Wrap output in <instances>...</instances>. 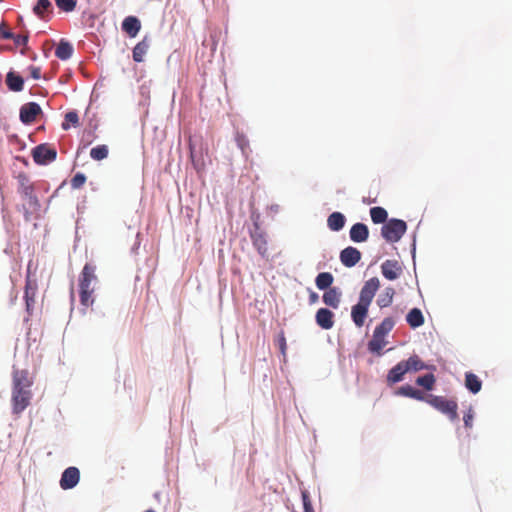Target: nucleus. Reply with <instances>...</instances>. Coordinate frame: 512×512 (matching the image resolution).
<instances>
[{
	"label": "nucleus",
	"mask_w": 512,
	"mask_h": 512,
	"mask_svg": "<svg viewBox=\"0 0 512 512\" xmlns=\"http://www.w3.org/2000/svg\"><path fill=\"white\" fill-rule=\"evenodd\" d=\"M236 143H237V146L241 149L244 156L248 157V154L251 150H250L249 140L246 138V136L238 133L236 135Z\"/></svg>",
	"instance_id": "4c0bfd02"
},
{
	"label": "nucleus",
	"mask_w": 512,
	"mask_h": 512,
	"mask_svg": "<svg viewBox=\"0 0 512 512\" xmlns=\"http://www.w3.org/2000/svg\"><path fill=\"white\" fill-rule=\"evenodd\" d=\"M190 158L197 172H201L206 167V158H208V146L202 137H189Z\"/></svg>",
	"instance_id": "20e7f679"
},
{
	"label": "nucleus",
	"mask_w": 512,
	"mask_h": 512,
	"mask_svg": "<svg viewBox=\"0 0 512 512\" xmlns=\"http://www.w3.org/2000/svg\"><path fill=\"white\" fill-rule=\"evenodd\" d=\"M407 230V224L400 219H390L381 228V235L390 243L398 242Z\"/></svg>",
	"instance_id": "423d86ee"
},
{
	"label": "nucleus",
	"mask_w": 512,
	"mask_h": 512,
	"mask_svg": "<svg viewBox=\"0 0 512 512\" xmlns=\"http://www.w3.org/2000/svg\"><path fill=\"white\" fill-rule=\"evenodd\" d=\"M302 501H303V506L305 504L311 503L310 497L306 491L302 492Z\"/></svg>",
	"instance_id": "de8ad7c7"
},
{
	"label": "nucleus",
	"mask_w": 512,
	"mask_h": 512,
	"mask_svg": "<svg viewBox=\"0 0 512 512\" xmlns=\"http://www.w3.org/2000/svg\"><path fill=\"white\" fill-rule=\"evenodd\" d=\"M32 157L35 163L46 165L56 159L57 151L48 144H40L32 150Z\"/></svg>",
	"instance_id": "1a4fd4ad"
},
{
	"label": "nucleus",
	"mask_w": 512,
	"mask_h": 512,
	"mask_svg": "<svg viewBox=\"0 0 512 512\" xmlns=\"http://www.w3.org/2000/svg\"><path fill=\"white\" fill-rule=\"evenodd\" d=\"M141 29V23L135 16H128L122 22V30L130 37H135Z\"/></svg>",
	"instance_id": "412c9836"
},
{
	"label": "nucleus",
	"mask_w": 512,
	"mask_h": 512,
	"mask_svg": "<svg viewBox=\"0 0 512 512\" xmlns=\"http://www.w3.org/2000/svg\"><path fill=\"white\" fill-rule=\"evenodd\" d=\"M148 48L149 44L145 40L137 43L136 46L133 48V60L135 62H142L145 54L147 53Z\"/></svg>",
	"instance_id": "f704fd0d"
},
{
	"label": "nucleus",
	"mask_w": 512,
	"mask_h": 512,
	"mask_svg": "<svg viewBox=\"0 0 512 512\" xmlns=\"http://www.w3.org/2000/svg\"><path fill=\"white\" fill-rule=\"evenodd\" d=\"M72 54V45L68 41L62 39L56 47L55 56L61 60H67L72 56Z\"/></svg>",
	"instance_id": "cd10ccee"
},
{
	"label": "nucleus",
	"mask_w": 512,
	"mask_h": 512,
	"mask_svg": "<svg viewBox=\"0 0 512 512\" xmlns=\"http://www.w3.org/2000/svg\"><path fill=\"white\" fill-rule=\"evenodd\" d=\"M108 154H109L108 146L104 145V144L98 145V146L92 148L90 151V157L96 161H101V160L107 158Z\"/></svg>",
	"instance_id": "c9c22d12"
},
{
	"label": "nucleus",
	"mask_w": 512,
	"mask_h": 512,
	"mask_svg": "<svg viewBox=\"0 0 512 512\" xmlns=\"http://www.w3.org/2000/svg\"><path fill=\"white\" fill-rule=\"evenodd\" d=\"M95 270L94 265L87 263L79 276L80 303L84 307H89L94 303L92 295L94 292V284L97 282Z\"/></svg>",
	"instance_id": "f03ea898"
},
{
	"label": "nucleus",
	"mask_w": 512,
	"mask_h": 512,
	"mask_svg": "<svg viewBox=\"0 0 512 512\" xmlns=\"http://www.w3.org/2000/svg\"><path fill=\"white\" fill-rule=\"evenodd\" d=\"M370 216L375 224H385L388 218V213L384 208L376 206L370 209Z\"/></svg>",
	"instance_id": "473e14b6"
},
{
	"label": "nucleus",
	"mask_w": 512,
	"mask_h": 512,
	"mask_svg": "<svg viewBox=\"0 0 512 512\" xmlns=\"http://www.w3.org/2000/svg\"><path fill=\"white\" fill-rule=\"evenodd\" d=\"M32 393L30 389L21 387H13L12 390V406L15 414L23 412L30 404Z\"/></svg>",
	"instance_id": "6e6552de"
},
{
	"label": "nucleus",
	"mask_w": 512,
	"mask_h": 512,
	"mask_svg": "<svg viewBox=\"0 0 512 512\" xmlns=\"http://www.w3.org/2000/svg\"><path fill=\"white\" fill-rule=\"evenodd\" d=\"M80 480V471L77 467H68L62 473L60 479V487L63 490H68L74 488Z\"/></svg>",
	"instance_id": "9d476101"
},
{
	"label": "nucleus",
	"mask_w": 512,
	"mask_h": 512,
	"mask_svg": "<svg viewBox=\"0 0 512 512\" xmlns=\"http://www.w3.org/2000/svg\"><path fill=\"white\" fill-rule=\"evenodd\" d=\"M318 301V295L315 292H311L309 295L310 304H314Z\"/></svg>",
	"instance_id": "09e8293b"
},
{
	"label": "nucleus",
	"mask_w": 512,
	"mask_h": 512,
	"mask_svg": "<svg viewBox=\"0 0 512 512\" xmlns=\"http://www.w3.org/2000/svg\"><path fill=\"white\" fill-rule=\"evenodd\" d=\"M435 383H436V377L432 373L425 374L423 376H419L416 379V384L418 386L423 387L427 391L433 390Z\"/></svg>",
	"instance_id": "72a5a7b5"
},
{
	"label": "nucleus",
	"mask_w": 512,
	"mask_h": 512,
	"mask_svg": "<svg viewBox=\"0 0 512 512\" xmlns=\"http://www.w3.org/2000/svg\"><path fill=\"white\" fill-rule=\"evenodd\" d=\"M96 138V135L94 134V132H88V133H84L83 135V138H82V141L85 142V146L87 145H90Z\"/></svg>",
	"instance_id": "a18cd8bd"
},
{
	"label": "nucleus",
	"mask_w": 512,
	"mask_h": 512,
	"mask_svg": "<svg viewBox=\"0 0 512 512\" xmlns=\"http://www.w3.org/2000/svg\"><path fill=\"white\" fill-rule=\"evenodd\" d=\"M403 362L407 368V372H418L429 368L416 354L410 356L407 360H403Z\"/></svg>",
	"instance_id": "b1692460"
},
{
	"label": "nucleus",
	"mask_w": 512,
	"mask_h": 512,
	"mask_svg": "<svg viewBox=\"0 0 512 512\" xmlns=\"http://www.w3.org/2000/svg\"><path fill=\"white\" fill-rule=\"evenodd\" d=\"M316 323L319 327L329 330L334 326V314L327 308H320L315 315Z\"/></svg>",
	"instance_id": "4468645a"
},
{
	"label": "nucleus",
	"mask_w": 512,
	"mask_h": 512,
	"mask_svg": "<svg viewBox=\"0 0 512 512\" xmlns=\"http://www.w3.org/2000/svg\"><path fill=\"white\" fill-rule=\"evenodd\" d=\"M28 70H29L30 76H31L34 80H38V79H40V78H41V68H40V67H37V66H29Z\"/></svg>",
	"instance_id": "c03bdc74"
},
{
	"label": "nucleus",
	"mask_w": 512,
	"mask_h": 512,
	"mask_svg": "<svg viewBox=\"0 0 512 512\" xmlns=\"http://www.w3.org/2000/svg\"><path fill=\"white\" fill-rule=\"evenodd\" d=\"M53 5L50 0H38L33 7L34 14L44 21H49L53 15Z\"/></svg>",
	"instance_id": "2eb2a0df"
},
{
	"label": "nucleus",
	"mask_w": 512,
	"mask_h": 512,
	"mask_svg": "<svg viewBox=\"0 0 512 512\" xmlns=\"http://www.w3.org/2000/svg\"><path fill=\"white\" fill-rule=\"evenodd\" d=\"M57 7L64 12H71L76 7V0H55Z\"/></svg>",
	"instance_id": "58836bf2"
},
{
	"label": "nucleus",
	"mask_w": 512,
	"mask_h": 512,
	"mask_svg": "<svg viewBox=\"0 0 512 512\" xmlns=\"http://www.w3.org/2000/svg\"><path fill=\"white\" fill-rule=\"evenodd\" d=\"M345 216L340 212H333L328 216L327 225L332 231H339L345 225Z\"/></svg>",
	"instance_id": "393cba45"
},
{
	"label": "nucleus",
	"mask_w": 512,
	"mask_h": 512,
	"mask_svg": "<svg viewBox=\"0 0 512 512\" xmlns=\"http://www.w3.org/2000/svg\"><path fill=\"white\" fill-rule=\"evenodd\" d=\"M474 419V411L472 408H469L468 411L464 414L463 420L466 428L470 429L473 426Z\"/></svg>",
	"instance_id": "79ce46f5"
},
{
	"label": "nucleus",
	"mask_w": 512,
	"mask_h": 512,
	"mask_svg": "<svg viewBox=\"0 0 512 512\" xmlns=\"http://www.w3.org/2000/svg\"><path fill=\"white\" fill-rule=\"evenodd\" d=\"M382 275L388 280L397 279L402 273V267L397 260H386L381 264Z\"/></svg>",
	"instance_id": "ddd939ff"
},
{
	"label": "nucleus",
	"mask_w": 512,
	"mask_h": 512,
	"mask_svg": "<svg viewBox=\"0 0 512 512\" xmlns=\"http://www.w3.org/2000/svg\"><path fill=\"white\" fill-rule=\"evenodd\" d=\"M465 386L473 394L478 393L482 388V382L477 375L472 372L465 374Z\"/></svg>",
	"instance_id": "a878e982"
},
{
	"label": "nucleus",
	"mask_w": 512,
	"mask_h": 512,
	"mask_svg": "<svg viewBox=\"0 0 512 512\" xmlns=\"http://www.w3.org/2000/svg\"><path fill=\"white\" fill-rule=\"evenodd\" d=\"M406 321L412 328L420 327L424 324V317L419 308L411 309L407 316Z\"/></svg>",
	"instance_id": "bb28decb"
},
{
	"label": "nucleus",
	"mask_w": 512,
	"mask_h": 512,
	"mask_svg": "<svg viewBox=\"0 0 512 512\" xmlns=\"http://www.w3.org/2000/svg\"><path fill=\"white\" fill-rule=\"evenodd\" d=\"M14 40V43L17 45V46H26L27 43H28V35H14V38H12Z\"/></svg>",
	"instance_id": "37998d69"
},
{
	"label": "nucleus",
	"mask_w": 512,
	"mask_h": 512,
	"mask_svg": "<svg viewBox=\"0 0 512 512\" xmlns=\"http://www.w3.org/2000/svg\"><path fill=\"white\" fill-rule=\"evenodd\" d=\"M14 38V34L7 28L5 22H0V39Z\"/></svg>",
	"instance_id": "a19ab883"
},
{
	"label": "nucleus",
	"mask_w": 512,
	"mask_h": 512,
	"mask_svg": "<svg viewBox=\"0 0 512 512\" xmlns=\"http://www.w3.org/2000/svg\"><path fill=\"white\" fill-rule=\"evenodd\" d=\"M145 512H155V511H153V510H147V511H145Z\"/></svg>",
	"instance_id": "3c124183"
},
{
	"label": "nucleus",
	"mask_w": 512,
	"mask_h": 512,
	"mask_svg": "<svg viewBox=\"0 0 512 512\" xmlns=\"http://www.w3.org/2000/svg\"><path fill=\"white\" fill-rule=\"evenodd\" d=\"M394 325L395 322L391 317L384 318L382 322L375 328L373 333L385 338L387 334L393 329Z\"/></svg>",
	"instance_id": "2f4dec72"
},
{
	"label": "nucleus",
	"mask_w": 512,
	"mask_h": 512,
	"mask_svg": "<svg viewBox=\"0 0 512 512\" xmlns=\"http://www.w3.org/2000/svg\"><path fill=\"white\" fill-rule=\"evenodd\" d=\"M379 288L380 280L377 277L370 278L362 286L359 294V300L357 304L353 305L351 308L352 321L358 328L363 327L368 315L369 307Z\"/></svg>",
	"instance_id": "f257e3e1"
},
{
	"label": "nucleus",
	"mask_w": 512,
	"mask_h": 512,
	"mask_svg": "<svg viewBox=\"0 0 512 512\" xmlns=\"http://www.w3.org/2000/svg\"><path fill=\"white\" fill-rule=\"evenodd\" d=\"M303 508H304V512H314V509H313L312 503L305 504V505L303 506Z\"/></svg>",
	"instance_id": "8fccbe9b"
},
{
	"label": "nucleus",
	"mask_w": 512,
	"mask_h": 512,
	"mask_svg": "<svg viewBox=\"0 0 512 512\" xmlns=\"http://www.w3.org/2000/svg\"><path fill=\"white\" fill-rule=\"evenodd\" d=\"M426 403L430 406L446 415L450 421H457L458 416V404L455 400L447 399L443 396H437L429 394L427 395Z\"/></svg>",
	"instance_id": "39448f33"
},
{
	"label": "nucleus",
	"mask_w": 512,
	"mask_h": 512,
	"mask_svg": "<svg viewBox=\"0 0 512 512\" xmlns=\"http://www.w3.org/2000/svg\"><path fill=\"white\" fill-rule=\"evenodd\" d=\"M251 239L258 253L263 258H268V243L265 234L261 231H255L251 234Z\"/></svg>",
	"instance_id": "dca6fc26"
},
{
	"label": "nucleus",
	"mask_w": 512,
	"mask_h": 512,
	"mask_svg": "<svg viewBox=\"0 0 512 512\" xmlns=\"http://www.w3.org/2000/svg\"><path fill=\"white\" fill-rule=\"evenodd\" d=\"M38 290V284L36 278L32 277L31 274V262L27 266L26 283L24 299L26 304V310L29 315L32 314L35 305V296Z\"/></svg>",
	"instance_id": "0eeeda50"
},
{
	"label": "nucleus",
	"mask_w": 512,
	"mask_h": 512,
	"mask_svg": "<svg viewBox=\"0 0 512 512\" xmlns=\"http://www.w3.org/2000/svg\"><path fill=\"white\" fill-rule=\"evenodd\" d=\"M17 182H18V193L27 200L29 209H25L24 216L26 220L30 219V214L33 212H37L40 210V202L37 198V196L34 193V185L30 181L28 175L26 173H19L16 176Z\"/></svg>",
	"instance_id": "7ed1b4c3"
},
{
	"label": "nucleus",
	"mask_w": 512,
	"mask_h": 512,
	"mask_svg": "<svg viewBox=\"0 0 512 512\" xmlns=\"http://www.w3.org/2000/svg\"><path fill=\"white\" fill-rule=\"evenodd\" d=\"M278 343H279V348H280L282 354L284 355L286 352L287 344H286V338L283 333L280 334Z\"/></svg>",
	"instance_id": "49530a36"
},
{
	"label": "nucleus",
	"mask_w": 512,
	"mask_h": 512,
	"mask_svg": "<svg viewBox=\"0 0 512 512\" xmlns=\"http://www.w3.org/2000/svg\"><path fill=\"white\" fill-rule=\"evenodd\" d=\"M386 344L387 341L384 337L373 333L372 339L368 343V349L373 353L381 354V351Z\"/></svg>",
	"instance_id": "7c9ffc66"
},
{
	"label": "nucleus",
	"mask_w": 512,
	"mask_h": 512,
	"mask_svg": "<svg viewBox=\"0 0 512 512\" xmlns=\"http://www.w3.org/2000/svg\"><path fill=\"white\" fill-rule=\"evenodd\" d=\"M70 126H79V116L75 111H69L65 114L64 122L62 123V129L68 130Z\"/></svg>",
	"instance_id": "e433bc0d"
},
{
	"label": "nucleus",
	"mask_w": 512,
	"mask_h": 512,
	"mask_svg": "<svg viewBox=\"0 0 512 512\" xmlns=\"http://www.w3.org/2000/svg\"><path fill=\"white\" fill-rule=\"evenodd\" d=\"M6 85L11 91L20 92L24 87L23 78L13 71H10L6 75Z\"/></svg>",
	"instance_id": "5701e85b"
},
{
	"label": "nucleus",
	"mask_w": 512,
	"mask_h": 512,
	"mask_svg": "<svg viewBox=\"0 0 512 512\" xmlns=\"http://www.w3.org/2000/svg\"><path fill=\"white\" fill-rule=\"evenodd\" d=\"M361 259V252L352 246L346 247L340 253L341 263L348 268L355 266Z\"/></svg>",
	"instance_id": "f8f14e48"
},
{
	"label": "nucleus",
	"mask_w": 512,
	"mask_h": 512,
	"mask_svg": "<svg viewBox=\"0 0 512 512\" xmlns=\"http://www.w3.org/2000/svg\"><path fill=\"white\" fill-rule=\"evenodd\" d=\"M334 281V277L329 272H321L316 276L315 284L320 290H328L332 288L331 285Z\"/></svg>",
	"instance_id": "c85d7f7f"
},
{
	"label": "nucleus",
	"mask_w": 512,
	"mask_h": 512,
	"mask_svg": "<svg viewBox=\"0 0 512 512\" xmlns=\"http://www.w3.org/2000/svg\"><path fill=\"white\" fill-rule=\"evenodd\" d=\"M408 373L403 361H400L387 374V383L393 385L403 380L404 375Z\"/></svg>",
	"instance_id": "a211bd4d"
},
{
	"label": "nucleus",
	"mask_w": 512,
	"mask_h": 512,
	"mask_svg": "<svg viewBox=\"0 0 512 512\" xmlns=\"http://www.w3.org/2000/svg\"><path fill=\"white\" fill-rule=\"evenodd\" d=\"M349 236L353 242H365L369 237V229L363 223H355L350 229Z\"/></svg>",
	"instance_id": "f3484780"
},
{
	"label": "nucleus",
	"mask_w": 512,
	"mask_h": 512,
	"mask_svg": "<svg viewBox=\"0 0 512 512\" xmlns=\"http://www.w3.org/2000/svg\"><path fill=\"white\" fill-rule=\"evenodd\" d=\"M395 295V290L392 287H387L385 290L378 296L377 305L380 308L388 307L392 304L393 298Z\"/></svg>",
	"instance_id": "c756f323"
},
{
	"label": "nucleus",
	"mask_w": 512,
	"mask_h": 512,
	"mask_svg": "<svg viewBox=\"0 0 512 512\" xmlns=\"http://www.w3.org/2000/svg\"><path fill=\"white\" fill-rule=\"evenodd\" d=\"M85 182L86 176L83 173H77L71 179L70 184L73 189H79L85 184Z\"/></svg>",
	"instance_id": "ea45409f"
},
{
	"label": "nucleus",
	"mask_w": 512,
	"mask_h": 512,
	"mask_svg": "<svg viewBox=\"0 0 512 512\" xmlns=\"http://www.w3.org/2000/svg\"><path fill=\"white\" fill-rule=\"evenodd\" d=\"M3 0H0V2H2Z\"/></svg>",
	"instance_id": "603ef678"
},
{
	"label": "nucleus",
	"mask_w": 512,
	"mask_h": 512,
	"mask_svg": "<svg viewBox=\"0 0 512 512\" xmlns=\"http://www.w3.org/2000/svg\"><path fill=\"white\" fill-rule=\"evenodd\" d=\"M41 112V107L36 102L26 103L20 109V120L25 124L33 123Z\"/></svg>",
	"instance_id": "9b49d317"
},
{
	"label": "nucleus",
	"mask_w": 512,
	"mask_h": 512,
	"mask_svg": "<svg viewBox=\"0 0 512 512\" xmlns=\"http://www.w3.org/2000/svg\"><path fill=\"white\" fill-rule=\"evenodd\" d=\"M396 395L409 397L418 401H425L427 396L420 390L413 388L411 385H404L398 388Z\"/></svg>",
	"instance_id": "aec40b11"
},
{
	"label": "nucleus",
	"mask_w": 512,
	"mask_h": 512,
	"mask_svg": "<svg viewBox=\"0 0 512 512\" xmlns=\"http://www.w3.org/2000/svg\"><path fill=\"white\" fill-rule=\"evenodd\" d=\"M32 381L29 378L27 370H14L13 372V387H21L23 389H30Z\"/></svg>",
	"instance_id": "4be33fe9"
},
{
	"label": "nucleus",
	"mask_w": 512,
	"mask_h": 512,
	"mask_svg": "<svg viewBox=\"0 0 512 512\" xmlns=\"http://www.w3.org/2000/svg\"><path fill=\"white\" fill-rule=\"evenodd\" d=\"M325 305L337 309L341 301V292L337 287H332L326 290L322 296Z\"/></svg>",
	"instance_id": "6ab92c4d"
}]
</instances>
